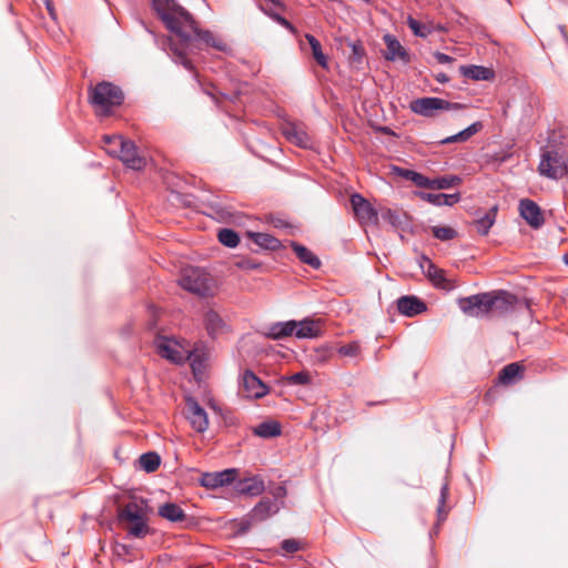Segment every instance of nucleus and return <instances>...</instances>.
I'll return each mask as SVG.
<instances>
[{"instance_id":"1","label":"nucleus","mask_w":568,"mask_h":568,"mask_svg":"<svg viewBox=\"0 0 568 568\" xmlns=\"http://www.w3.org/2000/svg\"><path fill=\"white\" fill-rule=\"evenodd\" d=\"M152 8L164 23L165 28L180 39V48L171 43L170 49L174 61L192 71L193 64L187 54L203 47L225 52L229 47L224 40L211 32L201 30L193 16L175 0H151Z\"/></svg>"},{"instance_id":"2","label":"nucleus","mask_w":568,"mask_h":568,"mask_svg":"<svg viewBox=\"0 0 568 568\" xmlns=\"http://www.w3.org/2000/svg\"><path fill=\"white\" fill-rule=\"evenodd\" d=\"M88 100L98 115L108 116L124 101L122 89L109 81H101L89 88Z\"/></svg>"},{"instance_id":"3","label":"nucleus","mask_w":568,"mask_h":568,"mask_svg":"<svg viewBox=\"0 0 568 568\" xmlns=\"http://www.w3.org/2000/svg\"><path fill=\"white\" fill-rule=\"evenodd\" d=\"M179 285L193 294L199 296H209L212 294V285L209 274L200 267L184 268Z\"/></svg>"},{"instance_id":"4","label":"nucleus","mask_w":568,"mask_h":568,"mask_svg":"<svg viewBox=\"0 0 568 568\" xmlns=\"http://www.w3.org/2000/svg\"><path fill=\"white\" fill-rule=\"evenodd\" d=\"M538 172L548 179L559 180L568 173V165L564 155L558 151L547 150L541 154Z\"/></svg>"},{"instance_id":"5","label":"nucleus","mask_w":568,"mask_h":568,"mask_svg":"<svg viewBox=\"0 0 568 568\" xmlns=\"http://www.w3.org/2000/svg\"><path fill=\"white\" fill-rule=\"evenodd\" d=\"M490 293L491 315L505 316L517 310L528 308L525 301L507 291H495Z\"/></svg>"},{"instance_id":"6","label":"nucleus","mask_w":568,"mask_h":568,"mask_svg":"<svg viewBox=\"0 0 568 568\" xmlns=\"http://www.w3.org/2000/svg\"><path fill=\"white\" fill-rule=\"evenodd\" d=\"M409 106L414 113L423 116H433L436 111L460 110L464 108L460 103L435 97L415 99Z\"/></svg>"},{"instance_id":"7","label":"nucleus","mask_w":568,"mask_h":568,"mask_svg":"<svg viewBox=\"0 0 568 568\" xmlns=\"http://www.w3.org/2000/svg\"><path fill=\"white\" fill-rule=\"evenodd\" d=\"M462 312L469 316L485 317L491 315L490 293H479L458 300Z\"/></svg>"},{"instance_id":"8","label":"nucleus","mask_w":568,"mask_h":568,"mask_svg":"<svg viewBox=\"0 0 568 568\" xmlns=\"http://www.w3.org/2000/svg\"><path fill=\"white\" fill-rule=\"evenodd\" d=\"M119 141V151L110 150L111 153H116L118 158L123 162V164L132 170L140 171L143 170L146 165V160L143 156L138 154V149L135 144L125 139H115Z\"/></svg>"},{"instance_id":"9","label":"nucleus","mask_w":568,"mask_h":568,"mask_svg":"<svg viewBox=\"0 0 568 568\" xmlns=\"http://www.w3.org/2000/svg\"><path fill=\"white\" fill-rule=\"evenodd\" d=\"M351 205L354 214L362 225L378 223V213L373 205L359 193L351 195Z\"/></svg>"},{"instance_id":"10","label":"nucleus","mask_w":568,"mask_h":568,"mask_svg":"<svg viewBox=\"0 0 568 568\" xmlns=\"http://www.w3.org/2000/svg\"><path fill=\"white\" fill-rule=\"evenodd\" d=\"M185 416L193 429L204 433L209 428V417L205 409L191 396L185 398Z\"/></svg>"},{"instance_id":"11","label":"nucleus","mask_w":568,"mask_h":568,"mask_svg":"<svg viewBox=\"0 0 568 568\" xmlns=\"http://www.w3.org/2000/svg\"><path fill=\"white\" fill-rule=\"evenodd\" d=\"M519 213L520 216L527 222L529 226L537 230L540 229L544 223V213L540 206L532 200L523 199L519 201Z\"/></svg>"},{"instance_id":"12","label":"nucleus","mask_w":568,"mask_h":568,"mask_svg":"<svg viewBox=\"0 0 568 568\" xmlns=\"http://www.w3.org/2000/svg\"><path fill=\"white\" fill-rule=\"evenodd\" d=\"M237 477V469L227 468L221 471L204 473L200 479L203 487L215 489L223 487L235 481Z\"/></svg>"},{"instance_id":"13","label":"nucleus","mask_w":568,"mask_h":568,"mask_svg":"<svg viewBox=\"0 0 568 568\" xmlns=\"http://www.w3.org/2000/svg\"><path fill=\"white\" fill-rule=\"evenodd\" d=\"M398 312L407 317L419 315L427 311L426 303L415 295H405L396 301Z\"/></svg>"},{"instance_id":"14","label":"nucleus","mask_w":568,"mask_h":568,"mask_svg":"<svg viewBox=\"0 0 568 568\" xmlns=\"http://www.w3.org/2000/svg\"><path fill=\"white\" fill-rule=\"evenodd\" d=\"M280 511L276 499L268 497L262 498L248 513L250 518L256 523H262Z\"/></svg>"},{"instance_id":"15","label":"nucleus","mask_w":568,"mask_h":568,"mask_svg":"<svg viewBox=\"0 0 568 568\" xmlns=\"http://www.w3.org/2000/svg\"><path fill=\"white\" fill-rule=\"evenodd\" d=\"M281 132L288 142L300 148L306 149L311 145L310 135L300 125L293 122L284 123L281 126Z\"/></svg>"},{"instance_id":"16","label":"nucleus","mask_w":568,"mask_h":568,"mask_svg":"<svg viewBox=\"0 0 568 568\" xmlns=\"http://www.w3.org/2000/svg\"><path fill=\"white\" fill-rule=\"evenodd\" d=\"M384 41L386 44V52L384 58L389 61L400 60L403 63L407 64L410 61L409 53L407 50L400 44V42L392 34H385Z\"/></svg>"},{"instance_id":"17","label":"nucleus","mask_w":568,"mask_h":568,"mask_svg":"<svg viewBox=\"0 0 568 568\" xmlns=\"http://www.w3.org/2000/svg\"><path fill=\"white\" fill-rule=\"evenodd\" d=\"M242 382L248 397L261 398L268 393V387L251 371L244 373Z\"/></svg>"},{"instance_id":"18","label":"nucleus","mask_w":568,"mask_h":568,"mask_svg":"<svg viewBox=\"0 0 568 568\" xmlns=\"http://www.w3.org/2000/svg\"><path fill=\"white\" fill-rule=\"evenodd\" d=\"M322 335V322L321 320H314L306 317L297 322L295 328L296 338H316Z\"/></svg>"},{"instance_id":"19","label":"nucleus","mask_w":568,"mask_h":568,"mask_svg":"<svg viewBox=\"0 0 568 568\" xmlns=\"http://www.w3.org/2000/svg\"><path fill=\"white\" fill-rule=\"evenodd\" d=\"M156 349L158 353L175 364L183 363L184 355L181 351L176 348V346L168 338L161 337L156 341Z\"/></svg>"},{"instance_id":"20","label":"nucleus","mask_w":568,"mask_h":568,"mask_svg":"<svg viewBox=\"0 0 568 568\" xmlns=\"http://www.w3.org/2000/svg\"><path fill=\"white\" fill-rule=\"evenodd\" d=\"M297 321L291 320L285 322H277L270 325L266 336L272 339H282L288 336H295V328Z\"/></svg>"},{"instance_id":"21","label":"nucleus","mask_w":568,"mask_h":568,"mask_svg":"<svg viewBox=\"0 0 568 568\" xmlns=\"http://www.w3.org/2000/svg\"><path fill=\"white\" fill-rule=\"evenodd\" d=\"M291 247L295 252L296 256L300 258L301 262L307 264L314 270H318L321 267V260L306 246L297 242H291Z\"/></svg>"},{"instance_id":"22","label":"nucleus","mask_w":568,"mask_h":568,"mask_svg":"<svg viewBox=\"0 0 568 568\" xmlns=\"http://www.w3.org/2000/svg\"><path fill=\"white\" fill-rule=\"evenodd\" d=\"M247 235L256 245L265 250L277 251L282 246L278 239L267 233L247 232Z\"/></svg>"},{"instance_id":"23","label":"nucleus","mask_w":568,"mask_h":568,"mask_svg":"<svg viewBox=\"0 0 568 568\" xmlns=\"http://www.w3.org/2000/svg\"><path fill=\"white\" fill-rule=\"evenodd\" d=\"M462 75L471 80H490L494 78L493 70L483 65H462L459 69Z\"/></svg>"},{"instance_id":"24","label":"nucleus","mask_w":568,"mask_h":568,"mask_svg":"<svg viewBox=\"0 0 568 568\" xmlns=\"http://www.w3.org/2000/svg\"><path fill=\"white\" fill-rule=\"evenodd\" d=\"M427 262H428V265L425 271V274L428 277V280L437 288L449 290L450 285H449L448 280L445 276V272L442 268H438L429 260Z\"/></svg>"},{"instance_id":"25","label":"nucleus","mask_w":568,"mask_h":568,"mask_svg":"<svg viewBox=\"0 0 568 568\" xmlns=\"http://www.w3.org/2000/svg\"><path fill=\"white\" fill-rule=\"evenodd\" d=\"M497 211L498 207L495 205L474 221V225L480 235H487L489 233L496 221Z\"/></svg>"},{"instance_id":"26","label":"nucleus","mask_w":568,"mask_h":568,"mask_svg":"<svg viewBox=\"0 0 568 568\" xmlns=\"http://www.w3.org/2000/svg\"><path fill=\"white\" fill-rule=\"evenodd\" d=\"M253 434L261 438H274L281 435V424L275 420H265L253 428Z\"/></svg>"},{"instance_id":"27","label":"nucleus","mask_w":568,"mask_h":568,"mask_svg":"<svg viewBox=\"0 0 568 568\" xmlns=\"http://www.w3.org/2000/svg\"><path fill=\"white\" fill-rule=\"evenodd\" d=\"M235 488L239 493L248 496H258L265 489L263 480L257 478H246L244 480H240Z\"/></svg>"},{"instance_id":"28","label":"nucleus","mask_w":568,"mask_h":568,"mask_svg":"<svg viewBox=\"0 0 568 568\" xmlns=\"http://www.w3.org/2000/svg\"><path fill=\"white\" fill-rule=\"evenodd\" d=\"M483 129V123L477 121L467 126L466 129L462 130L460 132L447 136L439 141L440 144H448V143H455V142H465L469 140L474 134L479 132Z\"/></svg>"},{"instance_id":"29","label":"nucleus","mask_w":568,"mask_h":568,"mask_svg":"<svg viewBox=\"0 0 568 568\" xmlns=\"http://www.w3.org/2000/svg\"><path fill=\"white\" fill-rule=\"evenodd\" d=\"M159 515L172 523L183 521L186 517L184 510L174 503H166L159 508Z\"/></svg>"},{"instance_id":"30","label":"nucleus","mask_w":568,"mask_h":568,"mask_svg":"<svg viewBox=\"0 0 568 568\" xmlns=\"http://www.w3.org/2000/svg\"><path fill=\"white\" fill-rule=\"evenodd\" d=\"M119 519L132 523L145 519V516L142 508L136 503H129L121 509Z\"/></svg>"},{"instance_id":"31","label":"nucleus","mask_w":568,"mask_h":568,"mask_svg":"<svg viewBox=\"0 0 568 568\" xmlns=\"http://www.w3.org/2000/svg\"><path fill=\"white\" fill-rule=\"evenodd\" d=\"M524 368L519 363L506 365L499 373V381L504 384H511L521 377Z\"/></svg>"},{"instance_id":"32","label":"nucleus","mask_w":568,"mask_h":568,"mask_svg":"<svg viewBox=\"0 0 568 568\" xmlns=\"http://www.w3.org/2000/svg\"><path fill=\"white\" fill-rule=\"evenodd\" d=\"M205 328L211 336L220 333L224 326L223 320L215 311L206 312L204 316Z\"/></svg>"},{"instance_id":"33","label":"nucleus","mask_w":568,"mask_h":568,"mask_svg":"<svg viewBox=\"0 0 568 568\" xmlns=\"http://www.w3.org/2000/svg\"><path fill=\"white\" fill-rule=\"evenodd\" d=\"M305 39L312 49V54L315 61L324 69L327 68V58L322 50L321 42L312 34L306 33Z\"/></svg>"},{"instance_id":"34","label":"nucleus","mask_w":568,"mask_h":568,"mask_svg":"<svg viewBox=\"0 0 568 568\" xmlns=\"http://www.w3.org/2000/svg\"><path fill=\"white\" fill-rule=\"evenodd\" d=\"M139 463L143 470H145L146 473H153L159 468L161 458L159 454L154 452H149L140 456Z\"/></svg>"},{"instance_id":"35","label":"nucleus","mask_w":568,"mask_h":568,"mask_svg":"<svg viewBox=\"0 0 568 568\" xmlns=\"http://www.w3.org/2000/svg\"><path fill=\"white\" fill-rule=\"evenodd\" d=\"M462 179L458 175H445L436 179H432V187L434 190H447L455 185H458Z\"/></svg>"},{"instance_id":"36","label":"nucleus","mask_w":568,"mask_h":568,"mask_svg":"<svg viewBox=\"0 0 568 568\" xmlns=\"http://www.w3.org/2000/svg\"><path fill=\"white\" fill-rule=\"evenodd\" d=\"M217 239L226 247H236L240 243L239 234L231 229H222L219 231Z\"/></svg>"},{"instance_id":"37","label":"nucleus","mask_w":568,"mask_h":568,"mask_svg":"<svg viewBox=\"0 0 568 568\" xmlns=\"http://www.w3.org/2000/svg\"><path fill=\"white\" fill-rule=\"evenodd\" d=\"M407 24L416 37L426 38L432 32H434L433 27L429 24H422L413 17L407 18Z\"/></svg>"},{"instance_id":"38","label":"nucleus","mask_w":568,"mask_h":568,"mask_svg":"<svg viewBox=\"0 0 568 568\" xmlns=\"http://www.w3.org/2000/svg\"><path fill=\"white\" fill-rule=\"evenodd\" d=\"M128 532L130 536L134 538H142L145 535H148L149 527L146 524V519L130 523V526L128 527Z\"/></svg>"},{"instance_id":"39","label":"nucleus","mask_w":568,"mask_h":568,"mask_svg":"<svg viewBox=\"0 0 568 568\" xmlns=\"http://www.w3.org/2000/svg\"><path fill=\"white\" fill-rule=\"evenodd\" d=\"M432 233L435 239L440 241H449L457 236L456 230L450 226H434Z\"/></svg>"},{"instance_id":"40","label":"nucleus","mask_w":568,"mask_h":568,"mask_svg":"<svg viewBox=\"0 0 568 568\" xmlns=\"http://www.w3.org/2000/svg\"><path fill=\"white\" fill-rule=\"evenodd\" d=\"M449 495V488L448 484L444 483L440 487V494L438 499V506H437V513L439 519H444L447 515V511L445 510V504Z\"/></svg>"},{"instance_id":"41","label":"nucleus","mask_w":568,"mask_h":568,"mask_svg":"<svg viewBox=\"0 0 568 568\" xmlns=\"http://www.w3.org/2000/svg\"><path fill=\"white\" fill-rule=\"evenodd\" d=\"M341 356L356 357L361 353V344L357 341L348 343L337 348Z\"/></svg>"},{"instance_id":"42","label":"nucleus","mask_w":568,"mask_h":568,"mask_svg":"<svg viewBox=\"0 0 568 568\" xmlns=\"http://www.w3.org/2000/svg\"><path fill=\"white\" fill-rule=\"evenodd\" d=\"M418 196L422 200H424L435 206H444L445 205V203H444L445 197L443 196V193L419 192Z\"/></svg>"},{"instance_id":"43","label":"nucleus","mask_w":568,"mask_h":568,"mask_svg":"<svg viewBox=\"0 0 568 568\" xmlns=\"http://www.w3.org/2000/svg\"><path fill=\"white\" fill-rule=\"evenodd\" d=\"M291 385H307L311 383V376L306 372H298L287 377Z\"/></svg>"},{"instance_id":"44","label":"nucleus","mask_w":568,"mask_h":568,"mask_svg":"<svg viewBox=\"0 0 568 568\" xmlns=\"http://www.w3.org/2000/svg\"><path fill=\"white\" fill-rule=\"evenodd\" d=\"M281 548L286 554H294L301 549V545L296 539H284L281 542Z\"/></svg>"},{"instance_id":"45","label":"nucleus","mask_w":568,"mask_h":568,"mask_svg":"<svg viewBox=\"0 0 568 568\" xmlns=\"http://www.w3.org/2000/svg\"><path fill=\"white\" fill-rule=\"evenodd\" d=\"M412 182H414L415 185L418 186V187H427V189L432 187V179H429V178H427L424 174L418 173V172H416L414 174V178H413Z\"/></svg>"},{"instance_id":"46","label":"nucleus","mask_w":568,"mask_h":568,"mask_svg":"<svg viewBox=\"0 0 568 568\" xmlns=\"http://www.w3.org/2000/svg\"><path fill=\"white\" fill-rule=\"evenodd\" d=\"M257 524L255 520H252V518H250V515L247 514L240 523V528H239V532L240 534H245L246 531H248L251 529V527L253 525Z\"/></svg>"},{"instance_id":"47","label":"nucleus","mask_w":568,"mask_h":568,"mask_svg":"<svg viewBox=\"0 0 568 568\" xmlns=\"http://www.w3.org/2000/svg\"><path fill=\"white\" fill-rule=\"evenodd\" d=\"M443 196L445 197L444 203L447 206H452L460 201V193H458V192L453 193V194L443 193Z\"/></svg>"},{"instance_id":"48","label":"nucleus","mask_w":568,"mask_h":568,"mask_svg":"<svg viewBox=\"0 0 568 568\" xmlns=\"http://www.w3.org/2000/svg\"><path fill=\"white\" fill-rule=\"evenodd\" d=\"M352 52L356 60H361L364 57V49L359 42L352 43Z\"/></svg>"},{"instance_id":"49","label":"nucleus","mask_w":568,"mask_h":568,"mask_svg":"<svg viewBox=\"0 0 568 568\" xmlns=\"http://www.w3.org/2000/svg\"><path fill=\"white\" fill-rule=\"evenodd\" d=\"M434 57L437 60V62L440 64H446V63H450L454 61L453 57H450L446 53H443V52H438V51L434 53Z\"/></svg>"},{"instance_id":"50","label":"nucleus","mask_w":568,"mask_h":568,"mask_svg":"<svg viewBox=\"0 0 568 568\" xmlns=\"http://www.w3.org/2000/svg\"><path fill=\"white\" fill-rule=\"evenodd\" d=\"M395 171L398 173V175L405 178L406 180H409L412 181L413 178H414V174L416 173V171H413V170H407V169H400V168H395Z\"/></svg>"},{"instance_id":"51","label":"nucleus","mask_w":568,"mask_h":568,"mask_svg":"<svg viewBox=\"0 0 568 568\" xmlns=\"http://www.w3.org/2000/svg\"><path fill=\"white\" fill-rule=\"evenodd\" d=\"M115 139H124V138L121 135H113V136L105 135L104 142H105V144H112L114 146H119V141H116Z\"/></svg>"},{"instance_id":"52","label":"nucleus","mask_w":568,"mask_h":568,"mask_svg":"<svg viewBox=\"0 0 568 568\" xmlns=\"http://www.w3.org/2000/svg\"><path fill=\"white\" fill-rule=\"evenodd\" d=\"M384 217L389 221V223H392L393 225L396 224L397 220H398V216L396 215L395 212H393L392 210H388L385 214H384Z\"/></svg>"},{"instance_id":"53","label":"nucleus","mask_w":568,"mask_h":568,"mask_svg":"<svg viewBox=\"0 0 568 568\" xmlns=\"http://www.w3.org/2000/svg\"><path fill=\"white\" fill-rule=\"evenodd\" d=\"M47 10L52 19H55V11L51 0H44Z\"/></svg>"},{"instance_id":"54","label":"nucleus","mask_w":568,"mask_h":568,"mask_svg":"<svg viewBox=\"0 0 568 568\" xmlns=\"http://www.w3.org/2000/svg\"><path fill=\"white\" fill-rule=\"evenodd\" d=\"M436 80L440 83H446L449 81V78L446 73L440 72L436 75Z\"/></svg>"},{"instance_id":"55","label":"nucleus","mask_w":568,"mask_h":568,"mask_svg":"<svg viewBox=\"0 0 568 568\" xmlns=\"http://www.w3.org/2000/svg\"><path fill=\"white\" fill-rule=\"evenodd\" d=\"M277 20L281 22V24H283L285 28L290 29V30H293V26L291 22H288L285 18L278 16Z\"/></svg>"},{"instance_id":"56","label":"nucleus","mask_w":568,"mask_h":568,"mask_svg":"<svg viewBox=\"0 0 568 568\" xmlns=\"http://www.w3.org/2000/svg\"><path fill=\"white\" fill-rule=\"evenodd\" d=\"M286 495V489L283 486L276 488L275 497H284Z\"/></svg>"},{"instance_id":"57","label":"nucleus","mask_w":568,"mask_h":568,"mask_svg":"<svg viewBox=\"0 0 568 568\" xmlns=\"http://www.w3.org/2000/svg\"><path fill=\"white\" fill-rule=\"evenodd\" d=\"M379 131H381V132H383V133H385V134H392V135H394V134H395V133L392 131V129H390V128H388V126H382V128H379Z\"/></svg>"},{"instance_id":"58","label":"nucleus","mask_w":568,"mask_h":568,"mask_svg":"<svg viewBox=\"0 0 568 568\" xmlns=\"http://www.w3.org/2000/svg\"><path fill=\"white\" fill-rule=\"evenodd\" d=\"M429 26L434 28V31H444L445 30V28L440 24H437V26L429 24Z\"/></svg>"},{"instance_id":"59","label":"nucleus","mask_w":568,"mask_h":568,"mask_svg":"<svg viewBox=\"0 0 568 568\" xmlns=\"http://www.w3.org/2000/svg\"><path fill=\"white\" fill-rule=\"evenodd\" d=\"M191 366L195 369V362L194 361L191 363Z\"/></svg>"}]
</instances>
